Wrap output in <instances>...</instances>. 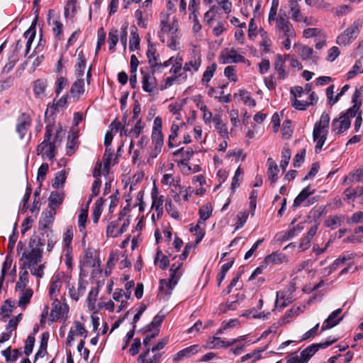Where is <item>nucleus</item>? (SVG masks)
<instances>
[{
  "label": "nucleus",
  "mask_w": 363,
  "mask_h": 363,
  "mask_svg": "<svg viewBox=\"0 0 363 363\" xmlns=\"http://www.w3.org/2000/svg\"><path fill=\"white\" fill-rule=\"evenodd\" d=\"M55 125L49 124L45 128V133L43 141L37 147V154L42 155V158H48L52 162L54 160L56 155V149L60 145L62 138L65 135V131L62 127H59L55 130Z\"/></svg>",
  "instance_id": "nucleus-1"
},
{
  "label": "nucleus",
  "mask_w": 363,
  "mask_h": 363,
  "mask_svg": "<svg viewBox=\"0 0 363 363\" xmlns=\"http://www.w3.org/2000/svg\"><path fill=\"white\" fill-rule=\"evenodd\" d=\"M359 91H354L352 97L353 106L348 108L346 111L342 112L338 118H334L332 121V132L335 134H341L351 125V118H354L359 111L362 101L359 100Z\"/></svg>",
  "instance_id": "nucleus-2"
},
{
  "label": "nucleus",
  "mask_w": 363,
  "mask_h": 363,
  "mask_svg": "<svg viewBox=\"0 0 363 363\" xmlns=\"http://www.w3.org/2000/svg\"><path fill=\"white\" fill-rule=\"evenodd\" d=\"M43 245L40 238L30 240L31 250L29 252H24L21 258V260H23V269H31L41 262Z\"/></svg>",
  "instance_id": "nucleus-3"
},
{
  "label": "nucleus",
  "mask_w": 363,
  "mask_h": 363,
  "mask_svg": "<svg viewBox=\"0 0 363 363\" xmlns=\"http://www.w3.org/2000/svg\"><path fill=\"white\" fill-rule=\"evenodd\" d=\"M363 21L362 19L355 20L352 24L342 33L337 38V43L340 45H347L354 40L362 27Z\"/></svg>",
  "instance_id": "nucleus-4"
},
{
  "label": "nucleus",
  "mask_w": 363,
  "mask_h": 363,
  "mask_svg": "<svg viewBox=\"0 0 363 363\" xmlns=\"http://www.w3.org/2000/svg\"><path fill=\"white\" fill-rule=\"evenodd\" d=\"M169 14H166L162 17L160 21V30L158 33V36L162 43L165 42L164 35L169 34V35L177 33L178 23L174 19L172 23H169Z\"/></svg>",
  "instance_id": "nucleus-5"
},
{
  "label": "nucleus",
  "mask_w": 363,
  "mask_h": 363,
  "mask_svg": "<svg viewBox=\"0 0 363 363\" xmlns=\"http://www.w3.org/2000/svg\"><path fill=\"white\" fill-rule=\"evenodd\" d=\"M276 31L282 33L284 38H294L295 36L293 26L286 17L285 13L283 16L279 14L277 18Z\"/></svg>",
  "instance_id": "nucleus-6"
},
{
  "label": "nucleus",
  "mask_w": 363,
  "mask_h": 363,
  "mask_svg": "<svg viewBox=\"0 0 363 363\" xmlns=\"http://www.w3.org/2000/svg\"><path fill=\"white\" fill-rule=\"evenodd\" d=\"M336 339H334L330 341L328 340L324 342L312 344L309 345L301 352V357L303 362L302 363H308L311 357L313 356L320 348L325 349L333 345Z\"/></svg>",
  "instance_id": "nucleus-7"
},
{
  "label": "nucleus",
  "mask_w": 363,
  "mask_h": 363,
  "mask_svg": "<svg viewBox=\"0 0 363 363\" xmlns=\"http://www.w3.org/2000/svg\"><path fill=\"white\" fill-rule=\"evenodd\" d=\"M140 72L143 75L142 84L143 91L149 94L152 93L157 86V81L155 77V72L151 69L150 72H145L143 69H141Z\"/></svg>",
  "instance_id": "nucleus-8"
},
{
  "label": "nucleus",
  "mask_w": 363,
  "mask_h": 363,
  "mask_svg": "<svg viewBox=\"0 0 363 363\" xmlns=\"http://www.w3.org/2000/svg\"><path fill=\"white\" fill-rule=\"evenodd\" d=\"M146 55L148 59L150 67L151 69H153V72H156L162 67V62L160 60V56L157 52L155 44L150 43Z\"/></svg>",
  "instance_id": "nucleus-9"
},
{
  "label": "nucleus",
  "mask_w": 363,
  "mask_h": 363,
  "mask_svg": "<svg viewBox=\"0 0 363 363\" xmlns=\"http://www.w3.org/2000/svg\"><path fill=\"white\" fill-rule=\"evenodd\" d=\"M31 118L29 115L23 113L17 120L16 132L18 133L20 138L23 139L27 133L31 125Z\"/></svg>",
  "instance_id": "nucleus-10"
},
{
  "label": "nucleus",
  "mask_w": 363,
  "mask_h": 363,
  "mask_svg": "<svg viewBox=\"0 0 363 363\" xmlns=\"http://www.w3.org/2000/svg\"><path fill=\"white\" fill-rule=\"evenodd\" d=\"M152 141L154 145L163 146L164 140L162 133V119L159 116L156 117L154 120Z\"/></svg>",
  "instance_id": "nucleus-11"
},
{
  "label": "nucleus",
  "mask_w": 363,
  "mask_h": 363,
  "mask_svg": "<svg viewBox=\"0 0 363 363\" xmlns=\"http://www.w3.org/2000/svg\"><path fill=\"white\" fill-rule=\"evenodd\" d=\"M297 52L303 61L311 60L313 64L316 65L319 60V57L314 53L313 49L307 45H299Z\"/></svg>",
  "instance_id": "nucleus-12"
},
{
  "label": "nucleus",
  "mask_w": 363,
  "mask_h": 363,
  "mask_svg": "<svg viewBox=\"0 0 363 363\" xmlns=\"http://www.w3.org/2000/svg\"><path fill=\"white\" fill-rule=\"evenodd\" d=\"M327 135V130L323 128H320L318 125H314L313 138V140L316 142L315 147V152H318L325 143Z\"/></svg>",
  "instance_id": "nucleus-13"
},
{
  "label": "nucleus",
  "mask_w": 363,
  "mask_h": 363,
  "mask_svg": "<svg viewBox=\"0 0 363 363\" xmlns=\"http://www.w3.org/2000/svg\"><path fill=\"white\" fill-rule=\"evenodd\" d=\"M62 277L60 273L55 274L51 279L49 295L51 299L56 298L62 286Z\"/></svg>",
  "instance_id": "nucleus-14"
},
{
  "label": "nucleus",
  "mask_w": 363,
  "mask_h": 363,
  "mask_svg": "<svg viewBox=\"0 0 363 363\" xmlns=\"http://www.w3.org/2000/svg\"><path fill=\"white\" fill-rule=\"evenodd\" d=\"M342 313L341 308H337L332 312L327 319L325 320L321 330L324 331L330 329L337 325L343 318V317L338 318L339 315Z\"/></svg>",
  "instance_id": "nucleus-15"
},
{
  "label": "nucleus",
  "mask_w": 363,
  "mask_h": 363,
  "mask_svg": "<svg viewBox=\"0 0 363 363\" xmlns=\"http://www.w3.org/2000/svg\"><path fill=\"white\" fill-rule=\"evenodd\" d=\"M201 351V347L199 345H193L179 351L173 357L174 361H179L184 358H189Z\"/></svg>",
  "instance_id": "nucleus-16"
},
{
  "label": "nucleus",
  "mask_w": 363,
  "mask_h": 363,
  "mask_svg": "<svg viewBox=\"0 0 363 363\" xmlns=\"http://www.w3.org/2000/svg\"><path fill=\"white\" fill-rule=\"evenodd\" d=\"M289 55H277L274 61V69L278 74L279 79H284L288 76V72L284 69L286 58Z\"/></svg>",
  "instance_id": "nucleus-17"
},
{
  "label": "nucleus",
  "mask_w": 363,
  "mask_h": 363,
  "mask_svg": "<svg viewBox=\"0 0 363 363\" xmlns=\"http://www.w3.org/2000/svg\"><path fill=\"white\" fill-rule=\"evenodd\" d=\"M43 218L39 221L40 228L45 230V233L50 231V228L52 224L54 217L56 214L55 209H50L45 213H43Z\"/></svg>",
  "instance_id": "nucleus-18"
},
{
  "label": "nucleus",
  "mask_w": 363,
  "mask_h": 363,
  "mask_svg": "<svg viewBox=\"0 0 363 363\" xmlns=\"http://www.w3.org/2000/svg\"><path fill=\"white\" fill-rule=\"evenodd\" d=\"M267 177L269 181L271 182L272 186H274L275 183L278 180V173L279 172V167L272 158H268L267 160Z\"/></svg>",
  "instance_id": "nucleus-19"
},
{
  "label": "nucleus",
  "mask_w": 363,
  "mask_h": 363,
  "mask_svg": "<svg viewBox=\"0 0 363 363\" xmlns=\"http://www.w3.org/2000/svg\"><path fill=\"white\" fill-rule=\"evenodd\" d=\"M221 58L223 59V64L230 63L231 62L237 63L244 60L243 56L238 54L234 49H230L229 50L223 52Z\"/></svg>",
  "instance_id": "nucleus-20"
},
{
  "label": "nucleus",
  "mask_w": 363,
  "mask_h": 363,
  "mask_svg": "<svg viewBox=\"0 0 363 363\" xmlns=\"http://www.w3.org/2000/svg\"><path fill=\"white\" fill-rule=\"evenodd\" d=\"M213 122L215 123V128L224 139L228 138V130L227 125L223 121L220 114H215L213 117Z\"/></svg>",
  "instance_id": "nucleus-21"
},
{
  "label": "nucleus",
  "mask_w": 363,
  "mask_h": 363,
  "mask_svg": "<svg viewBox=\"0 0 363 363\" xmlns=\"http://www.w3.org/2000/svg\"><path fill=\"white\" fill-rule=\"evenodd\" d=\"M85 91L84 89V80L82 77L77 78V80L72 84L70 89V94L72 97L77 98V99L82 95Z\"/></svg>",
  "instance_id": "nucleus-22"
},
{
  "label": "nucleus",
  "mask_w": 363,
  "mask_h": 363,
  "mask_svg": "<svg viewBox=\"0 0 363 363\" xmlns=\"http://www.w3.org/2000/svg\"><path fill=\"white\" fill-rule=\"evenodd\" d=\"M86 68V59L82 50L78 52L77 60L75 65L74 73L77 78L84 76Z\"/></svg>",
  "instance_id": "nucleus-23"
},
{
  "label": "nucleus",
  "mask_w": 363,
  "mask_h": 363,
  "mask_svg": "<svg viewBox=\"0 0 363 363\" xmlns=\"http://www.w3.org/2000/svg\"><path fill=\"white\" fill-rule=\"evenodd\" d=\"M287 261L286 256L280 252H274L272 254L267 255L264 258V262L267 264H281Z\"/></svg>",
  "instance_id": "nucleus-24"
},
{
  "label": "nucleus",
  "mask_w": 363,
  "mask_h": 363,
  "mask_svg": "<svg viewBox=\"0 0 363 363\" xmlns=\"http://www.w3.org/2000/svg\"><path fill=\"white\" fill-rule=\"evenodd\" d=\"M363 179V170L357 169L345 176L343 179L344 185H351L353 183L360 182Z\"/></svg>",
  "instance_id": "nucleus-25"
},
{
  "label": "nucleus",
  "mask_w": 363,
  "mask_h": 363,
  "mask_svg": "<svg viewBox=\"0 0 363 363\" xmlns=\"http://www.w3.org/2000/svg\"><path fill=\"white\" fill-rule=\"evenodd\" d=\"M150 351V348H147L145 351H143L138 356V363H160L161 354H155L151 358L147 359V357L149 355Z\"/></svg>",
  "instance_id": "nucleus-26"
},
{
  "label": "nucleus",
  "mask_w": 363,
  "mask_h": 363,
  "mask_svg": "<svg viewBox=\"0 0 363 363\" xmlns=\"http://www.w3.org/2000/svg\"><path fill=\"white\" fill-rule=\"evenodd\" d=\"M52 300L53 301L52 303V309L50 314V319L52 322H54L62 317V307L57 298Z\"/></svg>",
  "instance_id": "nucleus-27"
},
{
  "label": "nucleus",
  "mask_w": 363,
  "mask_h": 363,
  "mask_svg": "<svg viewBox=\"0 0 363 363\" xmlns=\"http://www.w3.org/2000/svg\"><path fill=\"white\" fill-rule=\"evenodd\" d=\"M64 200V194L59 191L51 192L48 199V206L50 209H55L59 206Z\"/></svg>",
  "instance_id": "nucleus-28"
},
{
  "label": "nucleus",
  "mask_w": 363,
  "mask_h": 363,
  "mask_svg": "<svg viewBox=\"0 0 363 363\" xmlns=\"http://www.w3.org/2000/svg\"><path fill=\"white\" fill-rule=\"evenodd\" d=\"M313 192H314V190H311V188L310 186L305 187L299 193V194L295 198L292 207L294 208H296V207L299 206L304 201H306L307 199V198L310 195L313 194Z\"/></svg>",
  "instance_id": "nucleus-29"
},
{
  "label": "nucleus",
  "mask_w": 363,
  "mask_h": 363,
  "mask_svg": "<svg viewBox=\"0 0 363 363\" xmlns=\"http://www.w3.org/2000/svg\"><path fill=\"white\" fill-rule=\"evenodd\" d=\"M318 230L317 225L312 226L308 231L306 235L301 240L299 247L303 251L309 247L311 239L315 235Z\"/></svg>",
  "instance_id": "nucleus-30"
},
{
  "label": "nucleus",
  "mask_w": 363,
  "mask_h": 363,
  "mask_svg": "<svg viewBox=\"0 0 363 363\" xmlns=\"http://www.w3.org/2000/svg\"><path fill=\"white\" fill-rule=\"evenodd\" d=\"M290 9L291 18L298 22H306V17H304L300 11L298 3L289 4Z\"/></svg>",
  "instance_id": "nucleus-31"
},
{
  "label": "nucleus",
  "mask_w": 363,
  "mask_h": 363,
  "mask_svg": "<svg viewBox=\"0 0 363 363\" xmlns=\"http://www.w3.org/2000/svg\"><path fill=\"white\" fill-rule=\"evenodd\" d=\"M164 318L165 315L164 314H160V313H158L153 318L152 322L143 328L144 331L150 332L152 330H155L159 329V327L161 325Z\"/></svg>",
  "instance_id": "nucleus-32"
},
{
  "label": "nucleus",
  "mask_w": 363,
  "mask_h": 363,
  "mask_svg": "<svg viewBox=\"0 0 363 363\" xmlns=\"http://www.w3.org/2000/svg\"><path fill=\"white\" fill-rule=\"evenodd\" d=\"M47 87V82L45 80L38 79L34 82L33 91L37 97H43Z\"/></svg>",
  "instance_id": "nucleus-33"
},
{
  "label": "nucleus",
  "mask_w": 363,
  "mask_h": 363,
  "mask_svg": "<svg viewBox=\"0 0 363 363\" xmlns=\"http://www.w3.org/2000/svg\"><path fill=\"white\" fill-rule=\"evenodd\" d=\"M104 202V199H103L102 198H99L94 203L92 219L94 223H98L99 219L103 211V205Z\"/></svg>",
  "instance_id": "nucleus-34"
},
{
  "label": "nucleus",
  "mask_w": 363,
  "mask_h": 363,
  "mask_svg": "<svg viewBox=\"0 0 363 363\" xmlns=\"http://www.w3.org/2000/svg\"><path fill=\"white\" fill-rule=\"evenodd\" d=\"M73 238V231L72 229H67L66 232L64 233L63 242L65 245V248L66 250V256L68 257L69 254L72 253V240Z\"/></svg>",
  "instance_id": "nucleus-35"
},
{
  "label": "nucleus",
  "mask_w": 363,
  "mask_h": 363,
  "mask_svg": "<svg viewBox=\"0 0 363 363\" xmlns=\"http://www.w3.org/2000/svg\"><path fill=\"white\" fill-rule=\"evenodd\" d=\"M201 58L200 57H194V59L189 60V62H186L184 66V69L186 72H196L199 70L200 66H201Z\"/></svg>",
  "instance_id": "nucleus-36"
},
{
  "label": "nucleus",
  "mask_w": 363,
  "mask_h": 363,
  "mask_svg": "<svg viewBox=\"0 0 363 363\" xmlns=\"http://www.w3.org/2000/svg\"><path fill=\"white\" fill-rule=\"evenodd\" d=\"M200 4V0H189V19L198 18V16L199 15Z\"/></svg>",
  "instance_id": "nucleus-37"
},
{
  "label": "nucleus",
  "mask_w": 363,
  "mask_h": 363,
  "mask_svg": "<svg viewBox=\"0 0 363 363\" xmlns=\"http://www.w3.org/2000/svg\"><path fill=\"white\" fill-rule=\"evenodd\" d=\"M24 38H27L26 42V49L25 52V56L28 55L30 51V46L33 43V41L35 37V28H32V26L28 29L23 34Z\"/></svg>",
  "instance_id": "nucleus-38"
},
{
  "label": "nucleus",
  "mask_w": 363,
  "mask_h": 363,
  "mask_svg": "<svg viewBox=\"0 0 363 363\" xmlns=\"http://www.w3.org/2000/svg\"><path fill=\"white\" fill-rule=\"evenodd\" d=\"M136 28L130 32V38L129 42V48L130 51H134L140 48V37L136 32Z\"/></svg>",
  "instance_id": "nucleus-39"
},
{
  "label": "nucleus",
  "mask_w": 363,
  "mask_h": 363,
  "mask_svg": "<svg viewBox=\"0 0 363 363\" xmlns=\"http://www.w3.org/2000/svg\"><path fill=\"white\" fill-rule=\"evenodd\" d=\"M77 135L75 134H72L69 135L67 143V153L69 155H72L75 152L77 148Z\"/></svg>",
  "instance_id": "nucleus-40"
},
{
  "label": "nucleus",
  "mask_w": 363,
  "mask_h": 363,
  "mask_svg": "<svg viewBox=\"0 0 363 363\" xmlns=\"http://www.w3.org/2000/svg\"><path fill=\"white\" fill-rule=\"evenodd\" d=\"M155 263H159V267L162 269H165L169 265L167 256L162 255L160 249H157V255L155 257Z\"/></svg>",
  "instance_id": "nucleus-41"
},
{
  "label": "nucleus",
  "mask_w": 363,
  "mask_h": 363,
  "mask_svg": "<svg viewBox=\"0 0 363 363\" xmlns=\"http://www.w3.org/2000/svg\"><path fill=\"white\" fill-rule=\"evenodd\" d=\"M266 348H263L262 350H255L253 352L250 353H247L242 357L241 361L245 362L248 359H252L251 363H254L255 361L259 360L262 358L261 353L264 352Z\"/></svg>",
  "instance_id": "nucleus-42"
},
{
  "label": "nucleus",
  "mask_w": 363,
  "mask_h": 363,
  "mask_svg": "<svg viewBox=\"0 0 363 363\" xmlns=\"http://www.w3.org/2000/svg\"><path fill=\"white\" fill-rule=\"evenodd\" d=\"M234 263V259L231 260L230 262L224 264L220 269V271L218 274V286H220L222 281L224 280L225 275L228 270L232 267L233 264Z\"/></svg>",
  "instance_id": "nucleus-43"
},
{
  "label": "nucleus",
  "mask_w": 363,
  "mask_h": 363,
  "mask_svg": "<svg viewBox=\"0 0 363 363\" xmlns=\"http://www.w3.org/2000/svg\"><path fill=\"white\" fill-rule=\"evenodd\" d=\"M217 68V65L216 63H213L210 66H208L206 71L204 72L202 77V82L208 83L212 79L214 75V72Z\"/></svg>",
  "instance_id": "nucleus-44"
},
{
  "label": "nucleus",
  "mask_w": 363,
  "mask_h": 363,
  "mask_svg": "<svg viewBox=\"0 0 363 363\" xmlns=\"http://www.w3.org/2000/svg\"><path fill=\"white\" fill-rule=\"evenodd\" d=\"M291 159V150L288 147H284L281 152V160L280 167L285 171Z\"/></svg>",
  "instance_id": "nucleus-45"
},
{
  "label": "nucleus",
  "mask_w": 363,
  "mask_h": 363,
  "mask_svg": "<svg viewBox=\"0 0 363 363\" xmlns=\"http://www.w3.org/2000/svg\"><path fill=\"white\" fill-rule=\"evenodd\" d=\"M291 105L292 106L298 111H304L307 108L308 106H312V102H308V101H302L298 99H291Z\"/></svg>",
  "instance_id": "nucleus-46"
},
{
  "label": "nucleus",
  "mask_w": 363,
  "mask_h": 363,
  "mask_svg": "<svg viewBox=\"0 0 363 363\" xmlns=\"http://www.w3.org/2000/svg\"><path fill=\"white\" fill-rule=\"evenodd\" d=\"M13 305L10 300L5 301L4 303L0 308V315L3 318H7L13 311Z\"/></svg>",
  "instance_id": "nucleus-47"
},
{
  "label": "nucleus",
  "mask_w": 363,
  "mask_h": 363,
  "mask_svg": "<svg viewBox=\"0 0 363 363\" xmlns=\"http://www.w3.org/2000/svg\"><path fill=\"white\" fill-rule=\"evenodd\" d=\"M118 41V33L116 28L111 29L108 33L109 50H114L115 46Z\"/></svg>",
  "instance_id": "nucleus-48"
},
{
  "label": "nucleus",
  "mask_w": 363,
  "mask_h": 363,
  "mask_svg": "<svg viewBox=\"0 0 363 363\" xmlns=\"http://www.w3.org/2000/svg\"><path fill=\"white\" fill-rule=\"evenodd\" d=\"M212 208L209 206H203L199 209V223H204L211 216Z\"/></svg>",
  "instance_id": "nucleus-49"
},
{
  "label": "nucleus",
  "mask_w": 363,
  "mask_h": 363,
  "mask_svg": "<svg viewBox=\"0 0 363 363\" xmlns=\"http://www.w3.org/2000/svg\"><path fill=\"white\" fill-rule=\"evenodd\" d=\"M2 354L5 357L7 362H11L16 361L20 353L17 350H13L11 352L9 347L6 350L2 351Z\"/></svg>",
  "instance_id": "nucleus-50"
},
{
  "label": "nucleus",
  "mask_w": 363,
  "mask_h": 363,
  "mask_svg": "<svg viewBox=\"0 0 363 363\" xmlns=\"http://www.w3.org/2000/svg\"><path fill=\"white\" fill-rule=\"evenodd\" d=\"M224 346L223 340L220 337H213L212 340L203 347L206 349L222 348Z\"/></svg>",
  "instance_id": "nucleus-51"
},
{
  "label": "nucleus",
  "mask_w": 363,
  "mask_h": 363,
  "mask_svg": "<svg viewBox=\"0 0 363 363\" xmlns=\"http://www.w3.org/2000/svg\"><path fill=\"white\" fill-rule=\"evenodd\" d=\"M33 296L32 290H26L22 294L18 301V306L25 308L26 306L30 302V300Z\"/></svg>",
  "instance_id": "nucleus-52"
},
{
  "label": "nucleus",
  "mask_w": 363,
  "mask_h": 363,
  "mask_svg": "<svg viewBox=\"0 0 363 363\" xmlns=\"http://www.w3.org/2000/svg\"><path fill=\"white\" fill-rule=\"evenodd\" d=\"M35 345V337L33 335H29L26 339L25 347H24V353L29 356L32 352Z\"/></svg>",
  "instance_id": "nucleus-53"
},
{
  "label": "nucleus",
  "mask_w": 363,
  "mask_h": 363,
  "mask_svg": "<svg viewBox=\"0 0 363 363\" xmlns=\"http://www.w3.org/2000/svg\"><path fill=\"white\" fill-rule=\"evenodd\" d=\"M66 180L65 172L60 171L58 172L55 177L54 179V182L52 183V187L55 189H58L60 185H62Z\"/></svg>",
  "instance_id": "nucleus-54"
},
{
  "label": "nucleus",
  "mask_w": 363,
  "mask_h": 363,
  "mask_svg": "<svg viewBox=\"0 0 363 363\" xmlns=\"http://www.w3.org/2000/svg\"><path fill=\"white\" fill-rule=\"evenodd\" d=\"M144 127L145 123L141 121V119L138 120L134 127L130 129L131 135L134 138H138L143 132Z\"/></svg>",
  "instance_id": "nucleus-55"
},
{
  "label": "nucleus",
  "mask_w": 363,
  "mask_h": 363,
  "mask_svg": "<svg viewBox=\"0 0 363 363\" xmlns=\"http://www.w3.org/2000/svg\"><path fill=\"white\" fill-rule=\"evenodd\" d=\"M18 57L17 54H12V55L9 58V62L6 63L2 71L6 73H9L15 66L16 63L18 62Z\"/></svg>",
  "instance_id": "nucleus-56"
},
{
  "label": "nucleus",
  "mask_w": 363,
  "mask_h": 363,
  "mask_svg": "<svg viewBox=\"0 0 363 363\" xmlns=\"http://www.w3.org/2000/svg\"><path fill=\"white\" fill-rule=\"evenodd\" d=\"M68 96H63L56 102H53V104L50 106V108L53 109L54 111H59L60 109L65 107L67 102Z\"/></svg>",
  "instance_id": "nucleus-57"
},
{
  "label": "nucleus",
  "mask_w": 363,
  "mask_h": 363,
  "mask_svg": "<svg viewBox=\"0 0 363 363\" xmlns=\"http://www.w3.org/2000/svg\"><path fill=\"white\" fill-rule=\"evenodd\" d=\"M363 65V56L361 57V58L356 62L354 65L352 67V69L347 72V79H350L353 78L358 72L360 71V68L362 67Z\"/></svg>",
  "instance_id": "nucleus-58"
},
{
  "label": "nucleus",
  "mask_w": 363,
  "mask_h": 363,
  "mask_svg": "<svg viewBox=\"0 0 363 363\" xmlns=\"http://www.w3.org/2000/svg\"><path fill=\"white\" fill-rule=\"evenodd\" d=\"M240 96L246 105L251 106V107L255 106V105H256L255 101L252 98H251V96H250V94L247 91H245V90L240 91Z\"/></svg>",
  "instance_id": "nucleus-59"
},
{
  "label": "nucleus",
  "mask_w": 363,
  "mask_h": 363,
  "mask_svg": "<svg viewBox=\"0 0 363 363\" xmlns=\"http://www.w3.org/2000/svg\"><path fill=\"white\" fill-rule=\"evenodd\" d=\"M49 165L47 163H43L38 170L37 180L42 182L45 180V176L48 172Z\"/></svg>",
  "instance_id": "nucleus-60"
},
{
  "label": "nucleus",
  "mask_w": 363,
  "mask_h": 363,
  "mask_svg": "<svg viewBox=\"0 0 363 363\" xmlns=\"http://www.w3.org/2000/svg\"><path fill=\"white\" fill-rule=\"evenodd\" d=\"M303 312V309L300 306H294L289 310L283 318V322L288 318H291L300 315Z\"/></svg>",
  "instance_id": "nucleus-61"
},
{
  "label": "nucleus",
  "mask_w": 363,
  "mask_h": 363,
  "mask_svg": "<svg viewBox=\"0 0 363 363\" xmlns=\"http://www.w3.org/2000/svg\"><path fill=\"white\" fill-rule=\"evenodd\" d=\"M165 208L167 213L174 219H178L179 218V214L177 211L176 208L172 204V202L170 199L167 200L165 203Z\"/></svg>",
  "instance_id": "nucleus-62"
},
{
  "label": "nucleus",
  "mask_w": 363,
  "mask_h": 363,
  "mask_svg": "<svg viewBox=\"0 0 363 363\" xmlns=\"http://www.w3.org/2000/svg\"><path fill=\"white\" fill-rule=\"evenodd\" d=\"M28 281V272L25 269L23 272H21V273H20L19 281L16 284V287L23 289L26 287Z\"/></svg>",
  "instance_id": "nucleus-63"
},
{
  "label": "nucleus",
  "mask_w": 363,
  "mask_h": 363,
  "mask_svg": "<svg viewBox=\"0 0 363 363\" xmlns=\"http://www.w3.org/2000/svg\"><path fill=\"white\" fill-rule=\"evenodd\" d=\"M330 122V116L328 113L323 112L320 116L319 121L315 123L320 128H323L327 130Z\"/></svg>",
  "instance_id": "nucleus-64"
}]
</instances>
